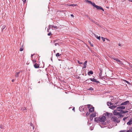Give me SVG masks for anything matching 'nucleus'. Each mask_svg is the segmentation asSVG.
<instances>
[{
	"label": "nucleus",
	"mask_w": 132,
	"mask_h": 132,
	"mask_svg": "<svg viewBox=\"0 0 132 132\" xmlns=\"http://www.w3.org/2000/svg\"><path fill=\"white\" fill-rule=\"evenodd\" d=\"M61 55V54H60L59 53H57L56 54V57H58Z\"/></svg>",
	"instance_id": "nucleus-29"
},
{
	"label": "nucleus",
	"mask_w": 132,
	"mask_h": 132,
	"mask_svg": "<svg viewBox=\"0 0 132 132\" xmlns=\"http://www.w3.org/2000/svg\"><path fill=\"white\" fill-rule=\"evenodd\" d=\"M119 114L120 117H123V115H122V114H121V113H119Z\"/></svg>",
	"instance_id": "nucleus-33"
},
{
	"label": "nucleus",
	"mask_w": 132,
	"mask_h": 132,
	"mask_svg": "<svg viewBox=\"0 0 132 132\" xmlns=\"http://www.w3.org/2000/svg\"><path fill=\"white\" fill-rule=\"evenodd\" d=\"M91 90H92L93 89V88L91 87L90 89Z\"/></svg>",
	"instance_id": "nucleus-52"
},
{
	"label": "nucleus",
	"mask_w": 132,
	"mask_h": 132,
	"mask_svg": "<svg viewBox=\"0 0 132 132\" xmlns=\"http://www.w3.org/2000/svg\"><path fill=\"white\" fill-rule=\"evenodd\" d=\"M128 118V117H125L123 119V120L124 121H125V120L126 119H127V118Z\"/></svg>",
	"instance_id": "nucleus-38"
},
{
	"label": "nucleus",
	"mask_w": 132,
	"mask_h": 132,
	"mask_svg": "<svg viewBox=\"0 0 132 132\" xmlns=\"http://www.w3.org/2000/svg\"><path fill=\"white\" fill-rule=\"evenodd\" d=\"M86 2H87L88 3H90V4H91L92 3L91 1H89L88 0L86 1Z\"/></svg>",
	"instance_id": "nucleus-30"
},
{
	"label": "nucleus",
	"mask_w": 132,
	"mask_h": 132,
	"mask_svg": "<svg viewBox=\"0 0 132 132\" xmlns=\"http://www.w3.org/2000/svg\"><path fill=\"white\" fill-rule=\"evenodd\" d=\"M125 108H117V109H125Z\"/></svg>",
	"instance_id": "nucleus-39"
},
{
	"label": "nucleus",
	"mask_w": 132,
	"mask_h": 132,
	"mask_svg": "<svg viewBox=\"0 0 132 132\" xmlns=\"http://www.w3.org/2000/svg\"><path fill=\"white\" fill-rule=\"evenodd\" d=\"M126 130H121L119 132H126Z\"/></svg>",
	"instance_id": "nucleus-40"
},
{
	"label": "nucleus",
	"mask_w": 132,
	"mask_h": 132,
	"mask_svg": "<svg viewBox=\"0 0 132 132\" xmlns=\"http://www.w3.org/2000/svg\"><path fill=\"white\" fill-rule=\"evenodd\" d=\"M86 16H87V17H89V16H88V15H86Z\"/></svg>",
	"instance_id": "nucleus-63"
},
{
	"label": "nucleus",
	"mask_w": 132,
	"mask_h": 132,
	"mask_svg": "<svg viewBox=\"0 0 132 132\" xmlns=\"http://www.w3.org/2000/svg\"><path fill=\"white\" fill-rule=\"evenodd\" d=\"M54 52H55V50H54Z\"/></svg>",
	"instance_id": "nucleus-64"
},
{
	"label": "nucleus",
	"mask_w": 132,
	"mask_h": 132,
	"mask_svg": "<svg viewBox=\"0 0 132 132\" xmlns=\"http://www.w3.org/2000/svg\"><path fill=\"white\" fill-rule=\"evenodd\" d=\"M103 115H104L105 116H106L108 118L109 117H111L112 115V114L111 113H109L108 112H106L105 113H104Z\"/></svg>",
	"instance_id": "nucleus-6"
},
{
	"label": "nucleus",
	"mask_w": 132,
	"mask_h": 132,
	"mask_svg": "<svg viewBox=\"0 0 132 132\" xmlns=\"http://www.w3.org/2000/svg\"><path fill=\"white\" fill-rule=\"evenodd\" d=\"M91 21L94 22V23L95 21V20H94L93 19H91Z\"/></svg>",
	"instance_id": "nucleus-35"
},
{
	"label": "nucleus",
	"mask_w": 132,
	"mask_h": 132,
	"mask_svg": "<svg viewBox=\"0 0 132 132\" xmlns=\"http://www.w3.org/2000/svg\"><path fill=\"white\" fill-rule=\"evenodd\" d=\"M34 67L36 68H37L39 67V64L36 63L34 65Z\"/></svg>",
	"instance_id": "nucleus-11"
},
{
	"label": "nucleus",
	"mask_w": 132,
	"mask_h": 132,
	"mask_svg": "<svg viewBox=\"0 0 132 132\" xmlns=\"http://www.w3.org/2000/svg\"><path fill=\"white\" fill-rule=\"evenodd\" d=\"M23 45H22V46L20 47V51H22L23 50Z\"/></svg>",
	"instance_id": "nucleus-23"
},
{
	"label": "nucleus",
	"mask_w": 132,
	"mask_h": 132,
	"mask_svg": "<svg viewBox=\"0 0 132 132\" xmlns=\"http://www.w3.org/2000/svg\"><path fill=\"white\" fill-rule=\"evenodd\" d=\"M33 56V55H31V57L32 58V61L34 63H35L36 62V60L35 59H33L32 56Z\"/></svg>",
	"instance_id": "nucleus-14"
},
{
	"label": "nucleus",
	"mask_w": 132,
	"mask_h": 132,
	"mask_svg": "<svg viewBox=\"0 0 132 132\" xmlns=\"http://www.w3.org/2000/svg\"><path fill=\"white\" fill-rule=\"evenodd\" d=\"M85 107H93V106L90 105V104H88L87 105H85Z\"/></svg>",
	"instance_id": "nucleus-17"
},
{
	"label": "nucleus",
	"mask_w": 132,
	"mask_h": 132,
	"mask_svg": "<svg viewBox=\"0 0 132 132\" xmlns=\"http://www.w3.org/2000/svg\"><path fill=\"white\" fill-rule=\"evenodd\" d=\"M0 128L1 129L4 128V127L2 125H1L0 126Z\"/></svg>",
	"instance_id": "nucleus-36"
},
{
	"label": "nucleus",
	"mask_w": 132,
	"mask_h": 132,
	"mask_svg": "<svg viewBox=\"0 0 132 132\" xmlns=\"http://www.w3.org/2000/svg\"><path fill=\"white\" fill-rule=\"evenodd\" d=\"M79 109L80 111L82 112L84 110V108H79Z\"/></svg>",
	"instance_id": "nucleus-19"
},
{
	"label": "nucleus",
	"mask_w": 132,
	"mask_h": 132,
	"mask_svg": "<svg viewBox=\"0 0 132 132\" xmlns=\"http://www.w3.org/2000/svg\"><path fill=\"white\" fill-rule=\"evenodd\" d=\"M24 109H23V110L24 111L25 110H26V108H24Z\"/></svg>",
	"instance_id": "nucleus-53"
},
{
	"label": "nucleus",
	"mask_w": 132,
	"mask_h": 132,
	"mask_svg": "<svg viewBox=\"0 0 132 132\" xmlns=\"http://www.w3.org/2000/svg\"><path fill=\"white\" fill-rule=\"evenodd\" d=\"M93 74V71H89L88 73V75H90V74H91V75H92V74Z\"/></svg>",
	"instance_id": "nucleus-18"
},
{
	"label": "nucleus",
	"mask_w": 132,
	"mask_h": 132,
	"mask_svg": "<svg viewBox=\"0 0 132 132\" xmlns=\"http://www.w3.org/2000/svg\"><path fill=\"white\" fill-rule=\"evenodd\" d=\"M127 125H130L132 124V118H131L129 121L127 123Z\"/></svg>",
	"instance_id": "nucleus-8"
},
{
	"label": "nucleus",
	"mask_w": 132,
	"mask_h": 132,
	"mask_svg": "<svg viewBox=\"0 0 132 132\" xmlns=\"http://www.w3.org/2000/svg\"><path fill=\"white\" fill-rule=\"evenodd\" d=\"M88 81H86V82H87V83L89 82H88Z\"/></svg>",
	"instance_id": "nucleus-62"
},
{
	"label": "nucleus",
	"mask_w": 132,
	"mask_h": 132,
	"mask_svg": "<svg viewBox=\"0 0 132 132\" xmlns=\"http://www.w3.org/2000/svg\"><path fill=\"white\" fill-rule=\"evenodd\" d=\"M89 19L91 20V19H91V18H90L89 17H88Z\"/></svg>",
	"instance_id": "nucleus-51"
},
{
	"label": "nucleus",
	"mask_w": 132,
	"mask_h": 132,
	"mask_svg": "<svg viewBox=\"0 0 132 132\" xmlns=\"http://www.w3.org/2000/svg\"><path fill=\"white\" fill-rule=\"evenodd\" d=\"M70 15L72 16V17H74V15H73V14H71Z\"/></svg>",
	"instance_id": "nucleus-48"
},
{
	"label": "nucleus",
	"mask_w": 132,
	"mask_h": 132,
	"mask_svg": "<svg viewBox=\"0 0 132 132\" xmlns=\"http://www.w3.org/2000/svg\"><path fill=\"white\" fill-rule=\"evenodd\" d=\"M94 23L95 24H96V25H98V23H97V22L96 21H95V22Z\"/></svg>",
	"instance_id": "nucleus-44"
},
{
	"label": "nucleus",
	"mask_w": 132,
	"mask_h": 132,
	"mask_svg": "<svg viewBox=\"0 0 132 132\" xmlns=\"http://www.w3.org/2000/svg\"><path fill=\"white\" fill-rule=\"evenodd\" d=\"M123 80L125 82H126V83H127V84H129V83L128 81H126V80Z\"/></svg>",
	"instance_id": "nucleus-31"
},
{
	"label": "nucleus",
	"mask_w": 132,
	"mask_h": 132,
	"mask_svg": "<svg viewBox=\"0 0 132 132\" xmlns=\"http://www.w3.org/2000/svg\"><path fill=\"white\" fill-rule=\"evenodd\" d=\"M107 104L108 106H109V107H116L117 106V105L115 104V103L114 104V103L111 102H108Z\"/></svg>",
	"instance_id": "nucleus-2"
},
{
	"label": "nucleus",
	"mask_w": 132,
	"mask_h": 132,
	"mask_svg": "<svg viewBox=\"0 0 132 132\" xmlns=\"http://www.w3.org/2000/svg\"><path fill=\"white\" fill-rule=\"evenodd\" d=\"M118 64H120L121 65H123L124 64L121 61H120V62L119 63H118Z\"/></svg>",
	"instance_id": "nucleus-21"
},
{
	"label": "nucleus",
	"mask_w": 132,
	"mask_h": 132,
	"mask_svg": "<svg viewBox=\"0 0 132 132\" xmlns=\"http://www.w3.org/2000/svg\"><path fill=\"white\" fill-rule=\"evenodd\" d=\"M5 27H6V26L5 25L3 26V27H2V30H3L5 28Z\"/></svg>",
	"instance_id": "nucleus-34"
},
{
	"label": "nucleus",
	"mask_w": 132,
	"mask_h": 132,
	"mask_svg": "<svg viewBox=\"0 0 132 132\" xmlns=\"http://www.w3.org/2000/svg\"><path fill=\"white\" fill-rule=\"evenodd\" d=\"M72 110L73 111H75V108H73L72 109Z\"/></svg>",
	"instance_id": "nucleus-47"
},
{
	"label": "nucleus",
	"mask_w": 132,
	"mask_h": 132,
	"mask_svg": "<svg viewBox=\"0 0 132 132\" xmlns=\"http://www.w3.org/2000/svg\"><path fill=\"white\" fill-rule=\"evenodd\" d=\"M90 45H91V46H93V45H92L91 44Z\"/></svg>",
	"instance_id": "nucleus-61"
},
{
	"label": "nucleus",
	"mask_w": 132,
	"mask_h": 132,
	"mask_svg": "<svg viewBox=\"0 0 132 132\" xmlns=\"http://www.w3.org/2000/svg\"><path fill=\"white\" fill-rule=\"evenodd\" d=\"M128 1L131 2H132V0H128Z\"/></svg>",
	"instance_id": "nucleus-56"
},
{
	"label": "nucleus",
	"mask_w": 132,
	"mask_h": 132,
	"mask_svg": "<svg viewBox=\"0 0 132 132\" xmlns=\"http://www.w3.org/2000/svg\"><path fill=\"white\" fill-rule=\"evenodd\" d=\"M90 79L91 81H93L94 82H97V83H98L99 82L97 81L94 78H90L89 79H88L86 80V81H89V80Z\"/></svg>",
	"instance_id": "nucleus-7"
},
{
	"label": "nucleus",
	"mask_w": 132,
	"mask_h": 132,
	"mask_svg": "<svg viewBox=\"0 0 132 132\" xmlns=\"http://www.w3.org/2000/svg\"><path fill=\"white\" fill-rule=\"evenodd\" d=\"M113 59L114 60H115L116 61H117L118 63H119V62H120V60L118 59H116L114 58H113Z\"/></svg>",
	"instance_id": "nucleus-22"
},
{
	"label": "nucleus",
	"mask_w": 132,
	"mask_h": 132,
	"mask_svg": "<svg viewBox=\"0 0 132 132\" xmlns=\"http://www.w3.org/2000/svg\"><path fill=\"white\" fill-rule=\"evenodd\" d=\"M119 100H118V101H117L115 103V104L116 105L118 106L120 105H126L128 104H129V102L128 101L122 103H121L120 102V101H119Z\"/></svg>",
	"instance_id": "nucleus-1"
},
{
	"label": "nucleus",
	"mask_w": 132,
	"mask_h": 132,
	"mask_svg": "<svg viewBox=\"0 0 132 132\" xmlns=\"http://www.w3.org/2000/svg\"><path fill=\"white\" fill-rule=\"evenodd\" d=\"M121 44H119V46H121Z\"/></svg>",
	"instance_id": "nucleus-55"
},
{
	"label": "nucleus",
	"mask_w": 132,
	"mask_h": 132,
	"mask_svg": "<svg viewBox=\"0 0 132 132\" xmlns=\"http://www.w3.org/2000/svg\"><path fill=\"white\" fill-rule=\"evenodd\" d=\"M110 109H114V108H110Z\"/></svg>",
	"instance_id": "nucleus-54"
},
{
	"label": "nucleus",
	"mask_w": 132,
	"mask_h": 132,
	"mask_svg": "<svg viewBox=\"0 0 132 132\" xmlns=\"http://www.w3.org/2000/svg\"><path fill=\"white\" fill-rule=\"evenodd\" d=\"M101 38L103 42H104L105 41V38L103 37H101Z\"/></svg>",
	"instance_id": "nucleus-32"
},
{
	"label": "nucleus",
	"mask_w": 132,
	"mask_h": 132,
	"mask_svg": "<svg viewBox=\"0 0 132 132\" xmlns=\"http://www.w3.org/2000/svg\"><path fill=\"white\" fill-rule=\"evenodd\" d=\"M47 35L48 36H50L51 35V32H49V33H48Z\"/></svg>",
	"instance_id": "nucleus-43"
},
{
	"label": "nucleus",
	"mask_w": 132,
	"mask_h": 132,
	"mask_svg": "<svg viewBox=\"0 0 132 132\" xmlns=\"http://www.w3.org/2000/svg\"><path fill=\"white\" fill-rule=\"evenodd\" d=\"M69 6H76L77 5V4H71L70 5H69Z\"/></svg>",
	"instance_id": "nucleus-28"
},
{
	"label": "nucleus",
	"mask_w": 132,
	"mask_h": 132,
	"mask_svg": "<svg viewBox=\"0 0 132 132\" xmlns=\"http://www.w3.org/2000/svg\"><path fill=\"white\" fill-rule=\"evenodd\" d=\"M129 131H130V132H132V129L131 128H130L129 130Z\"/></svg>",
	"instance_id": "nucleus-41"
},
{
	"label": "nucleus",
	"mask_w": 132,
	"mask_h": 132,
	"mask_svg": "<svg viewBox=\"0 0 132 132\" xmlns=\"http://www.w3.org/2000/svg\"><path fill=\"white\" fill-rule=\"evenodd\" d=\"M96 116V114L95 113H92L90 115V117H92L93 118L95 117Z\"/></svg>",
	"instance_id": "nucleus-16"
},
{
	"label": "nucleus",
	"mask_w": 132,
	"mask_h": 132,
	"mask_svg": "<svg viewBox=\"0 0 132 132\" xmlns=\"http://www.w3.org/2000/svg\"><path fill=\"white\" fill-rule=\"evenodd\" d=\"M122 107V108H123V107H124V106H120V107Z\"/></svg>",
	"instance_id": "nucleus-60"
},
{
	"label": "nucleus",
	"mask_w": 132,
	"mask_h": 132,
	"mask_svg": "<svg viewBox=\"0 0 132 132\" xmlns=\"http://www.w3.org/2000/svg\"><path fill=\"white\" fill-rule=\"evenodd\" d=\"M15 80L14 79H12V81L13 82H14V81Z\"/></svg>",
	"instance_id": "nucleus-49"
},
{
	"label": "nucleus",
	"mask_w": 132,
	"mask_h": 132,
	"mask_svg": "<svg viewBox=\"0 0 132 132\" xmlns=\"http://www.w3.org/2000/svg\"><path fill=\"white\" fill-rule=\"evenodd\" d=\"M20 73V72H17L15 74V76L16 77H18L19 76V74Z\"/></svg>",
	"instance_id": "nucleus-27"
},
{
	"label": "nucleus",
	"mask_w": 132,
	"mask_h": 132,
	"mask_svg": "<svg viewBox=\"0 0 132 132\" xmlns=\"http://www.w3.org/2000/svg\"><path fill=\"white\" fill-rule=\"evenodd\" d=\"M118 64H120L121 65H123L124 64L121 61H120V62L119 63H118Z\"/></svg>",
	"instance_id": "nucleus-20"
},
{
	"label": "nucleus",
	"mask_w": 132,
	"mask_h": 132,
	"mask_svg": "<svg viewBox=\"0 0 132 132\" xmlns=\"http://www.w3.org/2000/svg\"><path fill=\"white\" fill-rule=\"evenodd\" d=\"M128 112V111H124L123 110H121L120 111V113L121 114H123L125 113H127Z\"/></svg>",
	"instance_id": "nucleus-10"
},
{
	"label": "nucleus",
	"mask_w": 132,
	"mask_h": 132,
	"mask_svg": "<svg viewBox=\"0 0 132 132\" xmlns=\"http://www.w3.org/2000/svg\"><path fill=\"white\" fill-rule=\"evenodd\" d=\"M89 114V113L88 114V113H87V114H86V115H88Z\"/></svg>",
	"instance_id": "nucleus-59"
},
{
	"label": "nucleus",
	"mask_w": 132,
	"mask_h": 132,
	"mask_svg": "<svg viewBox=\"0 0 132 132\" xmlns=\"http://www.w3.org/2000/svg\"><path fill=\"white\" fill-rule=\"evenodd\" d=\"M105 39L106 40H108V41H110V40H109V39H107V38H105Z\"/></svg>",
	"instance_id": "nucleus-46"
},
{
	"label": "nucleus",
	"mask_w": 132,
	"mask_h": 132,
	"mask_svg": "<svg viewBox=\"0 0 132 132\" xmlns=\"http://www.w3.org/2000/svg\"><path fill=\"white\" fill-rule=\"evenodd\" d=\"M95 37L97 39H98L99 40H100V39L101 37L100 36L98 37L96 36V35H95Z\"/></svg>",
	"instance_id": "nucleus-24"
},
{
	"label": "nucleus",
	"mask_w": 132,
	"mask_h": 132,
	"mask_svg": "<svg viewBox=\"0 0 132 132\" xmlns=\"http://www.w3.org/2000/svg\"><path fill=\"white\" fill-rule=\"evenodd\" d=\"M94 121H95L97 122H98L99 121H100L99 117L98 118H95L94 119Z\"/></svg>",
	"instance_id": "nucleus-12"
},
{
	"label": "nucleus",
	"mask_w": 132,
	"mask_h": 132,
	"mask_svg": "<svg viewBox=\"0 0 132 132\" xmlns=\"http://www.w3.org/2000/svg\"><path fill=\"white\" fill-rule=\"evenodd\" d=\"M100 121L102 122H104L106 120V118L104 115L101 116L99 117Z\"/></svg>",
	"instance_id": "nucleus-3"
},
{
	"label": "nucleus",
	"mask_w": 132,
	"mask_h": 132,
	"mask_svg": "<svg viewBox=\"0 0 132 132\" xmlns=\"http://www.w3.org/2000/svg\"><path fill=\"white\" fill-rule=\"evenodd\" d=\"M30 125L31 126H32V129L33 130L34 128V126L33 124L32 123H30Z\"/></svg>",
	"instance_id": "nucleus-25"
},
{
	"label": "nucleus",
	"mask_w": 132,
	"mask_h": 132,
	"mask_svg": "<svg viewBox=\"0 0 132 132\" xmlns=\"http://www.w3.org/2000/svg\"><path fill=\"white\" fill-rule=\"evenodd\" d=\"M111 120H112V121H117V122L118 123V121L117 120V118L116 117H112V118L111 119Z\"/></svg>",
	"instance_id": "nucleus-9"
},
{
	"label": "nucleus",
	"mask_w": 132,
	"mask_h": 132,
	"mask_svg": "<svg viewBox=\"0 0 132 132\" xmlns=\"http://www.w3.org/2000/svg\"><path fill=\"white\" fill-rule=\"evenodd\" d=\"M87 61H86L84 63V68H86V66H87Z\"/></svg>",
	"instance_id": "nucleus-13"
},
{
	"label": "nucleus",
	"mask_w": 132,
	"mask_h": 132,
	"mask_svg": "<svg viewBox=\"0 0 132 132\" xmlns=\"http://www.w3.org/2000/svg\"><path fill=\"white\" fill-rule=\"evenodd\" d=\"M57 44V43H55V46H56Z\"/></svg>",
	"instance_id": "nucleus-58"
},
{
	"label": "nucleus",
	"mask_w": 132,
	"mask_h": 132,
	"mask_svg": "<svg viewBox=\"0 0 132 132\" xmlns=\"http://www.w3.org/2000/svg\"><path fill=\"white\" fill-rule=\"evenodd\" d=\"M93 6L96 7L97 9H100L102 10L103 11H104V10L102 7L101 6H99L96 5L94 3H92L91 4Z\"/></svg>",
	"instance_id": "nucleus-5"
},
{
	"label": "nucleus",
	"mask_w": 132,
	"mask_h": 132,
	"mask_svg": "<svg viewBox=\"0 0 132 132\" xmlns=\"http://www.w3.org/2000/svg\"><path fill=\"white\" fill-rule=\"evenodd\" d=\"M58 28V27L57 26H52V28H56L57 29Z\"/></svg>",
	"instance_id": "nucleus-26"
},
{
	"label": "nucleus",
	"mask_w": 132,
	"mask_h": 132,
	"mask_svg": "<svg viewBox=\"0 0 132 132\" xmlns=\"http://www.w3.org/2000/svg\"><path fill=\"white\" fill-rule=\"evenodd\" d=\"M94 108H90L89 109V111L90 112H92L94 111Z\"/></svg>",
	"instance_id": "nucleus-15"
},
{
	"label": "nucleus",
	"mask_w": 132,
	"mask_h": 132,
	"mask_svg": "<svg viewBox=\"0 0 132 132\" xmlns=\"http://www.w3.org/2000/svg\"><path fill=\"white\" fill-rule=\"evenodd\" d=\"M126 132H130V131H129V130H128Z\"/></svg>",
	"instance_id": "nucleus-57"
},
{
	"label": "nucleus",
	"mask_w": 132,
	"mask_h": 132,
	"mask_svg": "<svg viewBox=\"0 0 132 132\" xmlns=\"http://www.w3.org/2000/svg\"><path fill=\"white\" fill-rule=\"evenodd\" d=\"M88 43H89L90 44H91V42H90V41H89H89H88Z\"/></svg>",
	"instance_id": "nucleus-50"
},
{
	"label": "nucleus",
	"mask_w": 132,
	"mask_h": 132,
	"mask_svg": "<svg viewBox=\"0 0 132 132\" xmlns=\"http://www.w3.org/2000/svg\"><path fill=\"white\" fill-rule=\"evenodd\" d=\"M77 62H78V63L79 64H82V62H80V61H78V60L77 61Z\"/></svg>",
	"instance_id": "nucleus-37"
},
{
	"label": "nucleus",
	"mask_w": 132,
	"mask_h": 132,
	"mask_svg": "<svg viewBox=\"0 0 132 132\" xmlns=\"http://www.w3.org/2000/svg\"><path fill=\"white\" fill-rule=\"evenodd\" d=\"M22 1L24 3H26V0H22Z\"/></svg>",
	"instance_id": "nucleus-42"
},
{
	"label": "nucleus",
	"mask_w": 132,
	"mask_h": 132,
	"mask_svg": "<svg viewBox=\"0 0 132 132\" xmlns=\"http://www.w3.org/2000/svg\"><path fill=\"white\" fill-rule=\"evenodd\" d=\"M90 118L91 120H92L93 119V117H90Z\"/></svg>",
	"instance_id": "nucleus-45"
},
{
	"label": "nucleus",
	"mask_w": 132,
	"mask_h": 132,
	"mask_svg": "<svg viewBox=\"0 0 132 132\" xmlns=\"http://www.w3.org/2000/svg\"><path fill=\"white\" fill-rule=\"evenodd\" d=\"M109 99L111 102L114 103L116 102L117 101V100H118V98L117 97L114 98L113 97L110 96L109 97Z\"/></svg>",
	"instance_id": "nucleus-4"
}]
</instances>
